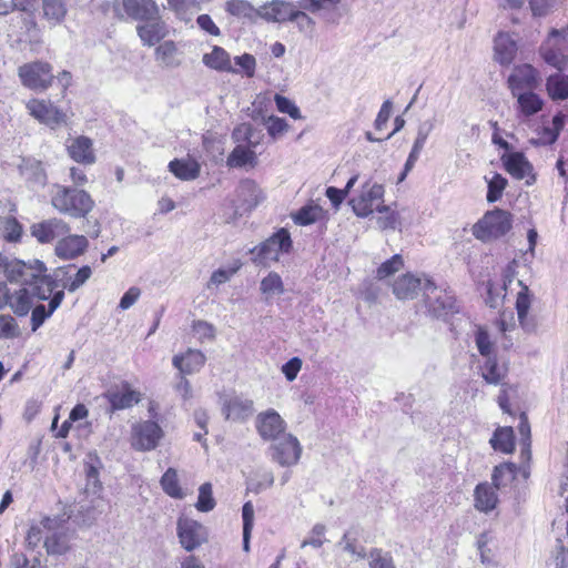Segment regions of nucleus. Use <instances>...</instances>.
<instances>
[{
    "mask_svg": "<svg viewBox=\"0 0 568 568\" xmlns=\"http://www.w3.org/2000/svg\"><path fill=\"white\" fill-rule=\"evenodd\" d=\"M310 12L308 10H305L300 7V3L297 2V7H295L293 11L292 18H290L291 22L296 23L297 28L301 31H310L314 28V20L307 14Z\"/></svg>",
    "mask_w": 568,
    "mask_h": 568,
    "instance_id": "nucleus-57",
    "label": "nucleus"
},
{
    "mask_svg": "<svg viewBox=\"0 0 568 568\" xmlns=\"http://www.w3.org/2000/svg\"><path fill=\"white\" fill-rule=\"evenodd\" d=\"M546 89L552 100H566L568 98V75L560 72L549 75Z\"/></svg>",
    "mask_w": 568,
    "mask_h": 568,
    "instance_id": "nucleus-37",
    "label": "nucleus"
},
{
    "mask_svg": "<svg viewBox=\"0 0 568 568\" xmlns=\"http://www.w3.org/2000/svg\"><path fill=\"white\" fill-rule=\"evenodd\" d=\"M384 186L369 181L362 186L361 194L349 201L354 213L359 217H366L374 212L376 202L383 200Z\"/></svg>",
    "mask_w": 568,
    "mask_h": 568,
    "instance_id": "nucleus-14",
    "label": "nucleus"
},
{
    "mask_svg": "<svg viewBox=\"0 0 568 568\" xmlns=\"http://www.w3.org/2000/svg\"><path fill=\"white\" fill-rule=\"evenodd\" d=\"M518 285L521 287L516 300L518 321L526 332H532L536 328V322L532 317L528 316V311L531 305V295L528 286L524 284L523 280H518Z\"/></svg>",
    "mask_w": 568,
    "mask_h": 568,
    "instance_id": "nucleus-26",
    "label": "nucleus"
},
{
    "mask_svg": "<svg viewBox=\"0 0 568 568\" xmlns=\"http://www.w3.org/2000/svg\"><path fill=\"white\" fill-rule=\"evenodd\" d=\"M30 233L40 244H51L54 240L70 239L71 248H87L88 240L83 235L69 236V226L59 219H49L30 226Z\"/></svg>",
    "mask_w": 568,
    "mask_h": 568,
    "instance_id": "nucleus-2",
    "label": "nucleus"
},
{
    "mask_svg": "<svg viewBox=\"0 0 568 568\" xmlns=\"http://www.w3.org/2000/svg\"><path fill=\"white\" fill-rule=\"evenodd\" d=\"M202 62L210 69L220 72L236 73V69L232 67L230 54L221 47L214 45L210 53H205Z\"/></svg>",
    "mask_w": 568,
    "mask_h": 568,
    "instance_id": "nucleus-32",
    "label": "nucleus"
},
{
    "mask_svg": "<svg viewBox=\"0 0 568 568\" xmlns=\"http://www.w3.org/2000/svg\"><path fill=\"white\" fill-rule=\"evenodd\" d=\"M280 252L281 251H257L252 257V261L257 266L270 267L272 263L280 261ZM284 252L287 253L288 251Z\"/></svg>",
    "mask_w": 568,
    "mask_h": 568,
    "instance_id": "nucleus-62",
    "label": "nucleus"
},
{
    "mask_svg": "<svg viewBox=\"0 0 568 568\" xmlns=\"http://www.w3.org/2000/svg\"><path fill=\"white\" fill-rule=\"evenodd\" d=\"M53 282V290L48 300H34L33 306L31 307V329L36 332L38 328L42 326V324L55 312V310L61 305L64 298V291L57 290L59 287V283L57 280L49 276Z\"/></svg>",
    "mask_w": 568,
    "mask_h": 568,
    "instance_id": "nucleus-10",
    "label": "nucleus"
},
{
    "mask_svg": "<svg viewBox=\"0 0 568 568\" xmlns=\"http://www.w3.org/2000/svg\"><path fill=\"white\" fill-rule=\"evenodd\" d=\"M404 267V260L400 254H395L389 260L382 263V265L377 268V277L379 280H384L394 273L398 272Z\"/></svg>",
    "mask_w": 568,
    "mask_h": 568,
    "instance_id": "nucleus-53",
    "label": "nucleus"
},
{
    "mask_svg": "<svg viewBox=\"0 0 568 568\" xmlns=\"http://www.w3.org/2000/svg\"><path fill=\"white\" fill-rule=\"evenodd\" d=\"M235 64L239 65L246 77L252 78L255 73L256 60L252 54L244 53L242 55L235 57Z\"/></svg>",
    "mask_w": 568,
    "mask_h": 568,
    "instance_id": "nucleus-64",
    "label": "nucleus"
},
{
    "mask_svg": "<svg viewBox=\"0 0 568 568\" xmlns=\"http://www.w3.org/2000/svg\"><path fill=\"white\" fill-rule=\"evenodd\" d=\"M508 181L499 173H495L494 176L488 181V190L486 199L489 203H495L500 200L504 190L506 189Z\"/></svg>",
    "mask_w": 568,
    "mask_h": 568,
    "instance_id": "nucleus-49",
    "label": "nucleus"
},
{
    "mask_svg": "<svg viewBox=\"0 0 568 568\" xmlns=\"http://www.w3.org/2000/svg\"><path fill=\"white\" fill-rule=\"evenodd\" d=\"M68 153L72 160L82 164H92L95 155L92 149V142L87 136H78L73 139L67 146Z\"/></svg>",
    "mask_w": 568,
    "mask_h": 568,
    "instance_id": "nucleus-29",
    "label": "nucleus"
},
{
    "mask_svg": "<svg viewBox=\"0 0 568 568\" xmlns=\"http://www.w3.org/2000/svg\"><path fill=\"white\" fill-rule=\"evenodd\" d=\"M511 94L530 92L539 85L537 70L530 64H520L514 68L508 77Z\"/></svg>",
    "mask_w": 568,
    "mask_h": 568,
    "instance_id": "nucleus-15",
    "label": "nucleus"
},
{
    "mask_svg": "<svg viewBox=\"0 0 568 568\" xmlns=\"http://www.w3.org/2000/svg\"><path fill=\"white\" fill-rule=\"evenodd\" d=\"M237 199L242 202L244 210H252L263 200V193L255 181L245 179L240 182L236 190Z\"/></svg>",
    "mask_w": 568,
    "mask_h": 568,
    "instance_id": "nucleus-30",
    "label": "nucleus"
},
{
    "mask_svg": "<svg viewBox=\"0 0 568 568\" xmlns=\"http://www.w3.org/2000/svg\"><path fill=\"white\" fill-rule=\"evenodd\" d=\"M139 402L138 394L133 390H126L124 393L113 394L111 404L115 409H123L131 407L134 403Z\"/></svg>",
    "mask_w": 568,
    "mask_h": 568,
    "instance_id": "nucleus-59",
    "label": "nucleus"
},
{
    "mask_svg": "<svg viewBox=\"0 0 568 568\" xmlns=\"http://www.w3.org/2000/svg\"><path fill=\"white\" fill-rule=\"evenodd\" d=\"M565 0H529V7L534 17H545Z\"/></svg>",
    "mask_w": 568,
    "mask_h": 568,
    "instance_id": "nucleus-55",
    "label": "nucleus"
},
{
    "mask_svg": "<svg viewBox=\"0 0 568 568\" xmlns=\"http://www.w3.org/2000/svg\"><path fill=\"white\" fill-rule=\"evenodd\" d=\"M215 505L211 483L202 484L199 488V497L195 504L196 509L202 513H209L214 509Z\"/></svg>",
    "mask_w": 568,
    "mask_h": 568,
    "instance_id": "nucleus-48",
    "label": "nucleus"
},
{
    "mask_svg": "<svg viewBox=\"0 0 568 568\" xmlns=\"http://www.w3.org/2000/svg\"><path fill=\"white\" fill-rule=\"evenodd\" d=\"M518 51L517 41L508 32H498L494 39V59L501 65L510 64Z\"/></svg>",
    "mask_w": 568,
    "mask_h": 568,
    "instance_id": "nucleus-19",
    "label": "nucleus"
},
{
    "mask_svg": "<svg viewBox=\"0 0 568 568\" xmlns=\"http://www.w3.org/2000/svg\"><path fill=\"white\" fill-rule=\"evenodd\" d=\"M515 437L511 427H499L495 430L489 443L495 450H499L505 454L513 453L515 448Z\"/></svg>",
    "mask_w": 568,
    "mask_h": 568,
    "instance_id": "nucleus-38",
    "label": "nucleus"
},
{
    "mask_svg": "<svg viewBox=\"0 0 568 568\" xmlns=\"http://www.w3.org/2000/svg\"><path fill=\"white\" fill-rule=\"evenodd\" d=\"M539 53L547 64L559 71L565 69L568 65V37L552 29L540 45Z\"/></svg>",
    "mask_w": 568,
    "mask_h": 568,
    "instance_id": "nucleus-4",
    "label": "nucleus"
},
{
    "mask_svg": "<svg viewBox=\"0 0 568 568\" xmlns=\"http://www.w3.org/2000/svg\"><path fill=\"white\" fill-rule=\"evenodd\" d=\"M27 109L30 115L50 129L67 124V113L51 101L32 99L27 103Z\"/></svg>",
    "mask_w": 568,
    "mask_h": 568,
    "instance_id": "nucleus-9",
    "label": "nucleus"
},
{
    "mask_svg": "<svg viewBox=\"0 0 568 568\" xmlns=\"http://www.w3.org/2000/svg\"><path fill=\"white\" fill-rule=\"evenodd\" d=\"M322 214V209L317 205H306L301 207L294 215L293 220L298 225H308L317 221Z\"/></svg>",
    "mask_w": 568,
    "mask_h": 568,
    "instance_id": "nucleus-50",
    "label": "nucleus"
},
{
    "mask_svg": "<svg viewBox=\"0 0 568 568\" xmlns=\"http://www.w3.org/2000/svg\"><path fill=\"white\" fill-rule=\"evenodd\" d=\"M535 251H524L507 264L503 272V284L508 286L516 276H525L530 273V264L534 261Z\"/></svg>",
    "mask_w": 568,
    "mask_h": 568,
    "instance_id": "nucleus-23",
    "label": "nucleus"
},
{
    "mask_svg": "<svg viewBox=\"0 0 568 568\" xmlns=\"http://www.w3.org/2000/svg\"><path fill=\"white\" fill-rule=\"evenodd\" d=\"M47 272L45 264L40 260L26 263L0 253V275L11 283L21 284L19 290L11 293L7 284L0 282V310L10 306L17 316H26L33 306L34 300H48L54 282Z\"/></svg>",
    "mask_w": 568,
    "mask_h": 568,
    "instance_id": "nucleus-1",
    "label": "nucleus"
},
{
    "mask_svg": "<svg viewBox=\"0 0 568 568\" xmlns=\"http://www.w3.org/2000/svg\"><path fill=\"white\" fill-rule=\"evenodd\" d=\"M476 345L479 351V353L487 358L488 356L493 355V345L489 339V335L484 329H478L476 333Z\"/></svg>",
    "mask_w": 568,
    "mask_h": 568,
    "instance_id": "nucleus-63",
    "label": "nucleus"
},
{
    "mask_svg": "<svg viewBox=\"0 0 568 568\" xmlns=\"http://www.w3.org/2000/svg\"><path fill=\"white\" fill-rule=\"evenodd\" d=\"M145 21L146 23L136 27V31L143 44L152 47L168 34V27L160 17Z\"/></svg>",
    "mask_w": 568,
    "mask_h": 568,
    "instance_id": "nucleus-27",
    "label": "nucleus"
},
{
    "mask_svg": "<svg viewBox=\"0 0 568 568\" xmlns=\"http://www.w3.org/2000/svg\"><path fill=\"white\" fill-rule=\"evenodd\" d=\"M255 159L256 155L254 151L239 144L229 154L226 164L230 168H243L246 164H253Z\"/></svg>",
    "mask_w": 568,
    "mask_h": 568,
    "instance_id": "nucleus-42",
    "label": "nucleus"
},
{
    "mask_svg": "<svg viewBox=\"0 0 568 568\" xmlns=\"http://www.w3.org/2000/svg\"><path fill=\"white\" fill-rule=\"evenodd\" d=\"M424 294L427 308L435 317L457 312L456 298L452 291L437 287L430 278H425Z\"/></svg>",
    "mask_w": 568,
    "mask_h": 568,
    "instance_id": "nucleus-5",
    "label": "nucleus"
},
{
    "mask_svg": "<svg viewBox=\"0 0 568 568\" xmlns=\"http://www.w3.org/2000/svg\"><path fill=\"white\" fill-rule=\"evenodd\" d=\"M164 437V430L154 420H142L132 426L131 446L138 452L155 449Z\"/></svg>",
    "mask_w": 568,
    "mask_h": 568,
    "instance_id": "nucleus-6",
    "label": "nucleus"
},
{
    "mask_svg": "<svg viewBox=\"0 0 568 568\" xmlns=\"http://www.w3.org/2000/svg\"><path fill=\"white\" fill-rule=\"evenodd\" d=\"M291 235L286 229H280L276 233L253 248H291Z\"/></svg>",
    "mask_w": 568,
    "mask_h": 568,
    "instance_id": "nucleus-46",
    "label": "nucleus"
},
{
    "mask_svg": "<svg viewBox=\"0 0 568 568\" xmlns=\"http://www.w3.org/2000/svg\"><path fill=\"white\" fill-rule=\"evenodd\" d=\"M256 428L260 436L265 440H275L285 433L286 424L281 415L274 409L260 413L256 417Z\"/></svg>",
    "mask_w": 568,
    "mask_h": 568,
    "instance_id": "nucleus-17",
    "label": "nucleus"
},
{
    "mask_svg": "<svg viewBox=\"0 0 568 568\" xmlns=\"http://www.w3.org/2000/svg\"><path fill=\"white\" fill-rule=\"evenodd\" d=\"M325 532H326L325 525H323V524L314 525L312 530L310 531L308 537H306L302 541L301 548H305L307 546H311L313 548L322 547L324 545V542L326 541Z\"/></svg>",
    "mask_w": 568,
    "mask_h": 568,
    "instance_id": "nucleus-54",
    "label": "nucleus"
},
{
    "mask_svg": "<svg viewBox=\"0 0 568 568\" xmlns=\"http://www.w3.org/2000/svg\"><path fill=\"white\" fill-rule=\"evenodd\" d=\"M42 18L55 27L63 22L68 13V0H41Z\"/></svg>",
    "mask_w": 568,
    "mask_h": 568,
    "instance_id": "nucleus-31",
    "label": "nucleus"
},
{
    "mask_svg": "<svg viewBox=\"0 0 568 568\" xmlns=\"http://www.w3.org/2000/svg\"><path fill=\"white\" fill-rule=\"evenodd\" d=\"M260 290L265 298L284 293V284L281 276L275 272H270L260 284Z\"/></svg>",
    "mask_w": 568,
    "mask_h": 568,
    "instance_id": "nucleus-43",
    "label": "nucleus"
},
{
    "mask_svg": "<svg viewBox=\"0 0 568 568\" xmlns=\"http://www.w3.org/2000/svg\"><path fill=\"white\" fill-rule=\"evenodd\" d=\"M41 525L48 532L43 545L49 555L61 556L71 549L73 532L65 528H59L58 519L43 517Z\"/></svg>",
    "mask_w": 568,
    "mask_h": 568,
    "instance_id": "nucleus-7",
    "label": "nucleus"
},
{
    "mask_svg": "<svg viewBox=\"0 0 568 568\" xmlns=\"http://www.w3.org/2000/svg\"><path fill=\"white\" fill-rule=\"evenodd\" d=\"M506 291L507 286H505V284L498 285L493 283L491 281H488L486 283V304L491 308L499 307L506 297Z\"/></svg>",
    "mask_w": 568,
    "mask_h": 568,
    "instance_id": "nucleus-47",
    "label": "nucleus"
},
{
    "mask_svg": "<svg viewBox=\"0 0 568 568\" xmlns=\"http://www.w3.org/2000/svg\"><path fill=\"white\" fill-rule=\"evenodd\" d=\"M496 490L498 489L493 483H479L474 490V507L485 514L494 510L498 504Z\"/></svg>",
    "mask_w": 568,
    "mask_h": 568,
    "instance_id": "nucleus-25",
    "label": "nucleus"
},
{
    "mask_svg": "<svg viewBox=\"0 0 568 568\" xmlns=\"http://www.w3.org/2000/svg\"><path fill=\"white\" fill-rule=\"evenodd\" d=\"M422 287V280L412 273L399 276L392 285L393 293L398 300H413Z\"/></svg>",
    "mask_w": 568,
    "mask_h": 568,
    "instance_id": "nucleus-28",
    "label": "nucleus"
},
{
    "mask_svg": "<svg viewBox=\"0 0 568 568\" xmlns=\"http://www.w3.org/2000/svg\"><path fill=\"white\" fill-rule=\"evenodd\" d=\"M22 235V225L13 216L0 219V237L6 242L16 244Z\"/></svg>",
    "mask_w": 568,
    "mask_h": 568,
    "instance_id": "nucleus-40",
    "label": "nucleus"
},
{
    "mask_svg": "<svg viewBox=\"0 0 568 568\" xmlns=\"http://www.w3.org/2000/svg\"><path fill=\"white\" fill-rule=\"evenodd\" d=\"M225 10L236 18L246 19L251 22H255L260 18L258 9H255L246 0H230L225 4Z\"/></svg>",
    "mask_w": 568,
    "mask_h": 568,
    "instance_id": "nucleus-36",
    "label": "nucleus"
},
{
    "mask_svg": "<svg viewBox=\"0 0 568 568\" xmlns=\"http://www.w3.org/2000/svg\"><path fill=\"white\" fill-rule=\"evenodd\" d=\"M222 412L225 418L229 420H245L254 412L253 402L251 399L242 398L240 396H232L224 399Z\"/></svg>",
    "mask_w": 568,
    "mask_h": 568,
    "instance_id": "nucleus-22",
    "label": "nucleus"
},
{
    "mask_svg": "<svg viewBox=\"0 0 568 568\" xmlns=\"http://www.w3.org/2000/svg\"><path fill=\"white\" fill-rule=\"evenodd\" d=\"M343 547V550L355 556L357 559H364L368 557L363 546H358L355 538L349 537V532H345L337 544Z\"/></svg>",
    "mask_w": 568,
    "mask_h": 568,
    "instance_id": "nucleus-56",
    "label": "nucleus"
},
{
    "mask_svg": "<svg viewBox=\"0 0 568 568\" xmlns=\"http://www.w3.org/2000/svg\"><path fill=\"white\" fill-rule=\"evenodd\" d=\"M192 328L200 341H213L215 337L214 326L205 321H195Z\"/></svg>",
    "mask_w": 568,
    "mask_h": 568,
    "instance_id": "nucleus-61",
    "label": "nucleus"
},
{
    "mask_svg": "<svg viewBox=\"0 0 568 568\" xmlns=\"http://www.w3.org/2000/svg\"><path fill=\"white\" fill-rule=\"evenodd\" d=\"M51 194H68L69 215L75 219L85 217L94 207V201L84 190L78 187L53 184Z\"/></svg>",
    "mask_w": 568,
    "mask_h": 568,
    "instance_id": "nucleus-11",
    "label": "nucleus"
},
{
    "mask_svg": "<svg viewBox=\"0 0 568 568\" xmlns=\"http://www.w3.org/2000/svg\"><path fill=\"white\" fill-rule=\"evenodd\" d=\"M161 486L165 494L170 497L182 499L185 497L184 491L181 489L178 479V473L174 468H169L161 478Z\"/></svg>",
    "mask_w": 568,
    "mask_h": 568,
    "instance_id": "nucleus-44",
    "label": "nucleus"
},
{
    "mask_svg": "<svg viewBox=\"0 0 568 568\" xmlns=\"http://www.w3.org/2000/svg\"><path fill=\"white\" fill-rule=\"evenodd\" d=\"M178 536L182 547L192 551L206 539L205 528L196 520L180 517L178 520Z\"/></svg>",
    "mask_w": 568,
    "mask_h": 568,
    "instance_id": "nucleus-16",
    "label": "nucleus"
},
{
    "mask_svg": "<svg viewBox=\"0 0 568 568\" xmlns=\"http://www.w3.org/2000/svg\"><path fill=\"white\" fill-rule=\"evenodd\" d=\"M47 275L58 281L59 287L57 290L67 288L69 292L74 293L91 277L92 270L89 265L77 270L75 266L71 264L55 268L52 274L47 273Z\"/></svg>",
    "mask_w": 568,
    "mask_h": 568,
    "instance_id": "nucleus-13",
    "label": "nucleus"
},
{
    "mask_svg": "<svg viewBox=\"0 0 568 568\" xmlns=\"http://www.w3.org/2000/svg\"><path fill=\"white\" fill-rule=\"evenodd\" d=\"M501 161L505 170L517 180L528 178L527 184L535 182V175L532 174V165L529 163L527 158L521 152H510L501 156Z\"/></svg>",
    "mask_w": 568,
    "mask_h": 568,
    "instance_id": "nucleus-18",
    "label": "nucleus"
},
{
    "mask_svg": "<svg viewBox=\"0 0 568 568\" xmlns=\"http://www.w3.org/2000/svg\"><path fill=\"white\" fill-rule=\"evenodd\" d=\"M295 4L284 0H272L258 8L260 18L268 22H286L293 16Z\"/></svg>",
    "mask_w": 568,
    "mask_h": 568,
    "instance_id": "nucleus-20",
    "label": "nucleus"
},
{
    "mask_svg": "<svg viewBox=\"0 0 568 568\" xmlns=\"http://www.w3.org/2000/svg\"><path fill=\"white\" fill-rule=\"evenodd\" d=\"M516 465L511 463L496 466L491 475L494 486L501 489L511 484L516 477Z\"/></svg>",
    "mask_w": 568,
    "mask_h": 568,
    "instance_id": "nucleus-41",
    "label": "nucleus"
},
{
    "mask_svg": "<svg viewBox=\"0 0 568 568\" xmlns=\"http://www.w3.org/2000/svg\"><path fill=\"white\" fill-rule=\"evenodd\" d=\"M155 60L165 68H175L180 65L178 59V48L171 40L164 41L155 49Z\"/></svg>",
    "mask_w": 568,
    "mask_h": 568,
    "instance_id": "nucleus-39",
    "label": "nucleus"
},
{
    "mask_svg": "<svg viewBox=\"0 0 568 568\" xmlns=\"http://www.w3.org/2000/svg\"><path fill=\"white\" fill-rule=\"evenodd\" d=\"M123 9L133 20L144 21L159 18L160 9L154 0H123Z\"/></svg>",
    "mask_w": 568,
    "mask_h": 568,
    "instance_id": "nucleus-21",
    "label": "nucleus"
},
{
    "mask_svg": "<svg viewBox=\"0 0 568 568\" xmlns=\"http://www.w3.org/2000/svg\"><path fill=\"white\" fill-rule=\"evenodd\" d=\"M274 101L280 112L287 113L291 118L295 120L302 118L300 109L288 98L281 94H276Z\"/></svg>",
    "mask_w": 568,
    "mask_h": 568,
    "instance_id": "nucleus-60",
    "label": "nucleus"
},
{
    "mask_svg": "<svg viewBox=\"0 0 568 568\" xmlns=\"http://www.w3.org/2000/svg\"><path fill=\"white\" fill-rule=\"evenodd\" d=\"M513 226V215L508 211L494 209L473 226V234L484 243L506 235Z\"/></svg>",
    "mask_w": 568,
    "mask_h": 568,
    "instance_id": "nucleus-3",
    "label": "nucleus"
},
{
    "mask_svg": "<svg viewBox=\"0 0 568 568\" xmlns=\"http://www.w3.org/2000/svg\"><path fill=\"white\" fill-rule=\"evenodd\" d=\"M514 97L517 99L518 112L526 118L536 114L544 104L539 95L532 91L515 94Z\"/></svg>",
    "mask_w": 568,
    "mask_h": 568,
    "instance_id": "nucleus-34",
    "label": "nucleus"
},
{
    "mask_svg": "<svg viewBox=\"0 0 568 568\" xmlns=\"http://www.w3.org/2000/svg\"><path fill=\"white\" fill-rule=\"evenodd\" d=\"M483 378L489 384H499L506 376L507 368L505 365H499L496 356H488L485 358L484 364L480 366Z\"/></svg>",
    "mask_w": 568,
    "mask_h": 568,
    "instance_id": "nucleus-35",
    "label": "nucleus"
},
{
    "mask_svg": "<svg viewBox=\"0 0 568 568\" xmlns=\"http://www.w3.org/2000/svg\"><path fill=\"white\" fill-rule=\"evenodd\" d=\"M18 74L22 84L31 90H45L53 80L51 65L42 61L21 65Z\"/></svg>",
    "mask_w": 568,
    "mask_h": 568,
    "instance_id": "nucleus-8",
    "label": "nucleus"
},
{
    "mask_svg": "<svg viewBox=\"0 0 568 568\" xmlns=\"http://www.w3.org/2000/svg\"><path fill=\"white\" fill-rule=\"evenodd\" d=\"M20 329L16 320L10 315H0V338L19 336Z\"/></svg>",
    "mask_w": 568,
    "mask_h": 568,
    "instance_id": "nucleus-58",
    "label": "nucleus"
},
{
    "mask_svg": "<svg viewBox=\"0 0 568 568\" xmlns=\"http://www.w3.org/2000/svg\"><path fill=\"white\" fill-rule=\"evenodd\" d=\"M169 170L180 180L192 181L200 175V164L193 159H174L169 163Z\"/></svg>",
    "mask_w": 568,
    "mask_h": 568,
    "instance_id": "nucleus-33",
    "label": "nucleus"
},
{
    "mask_svg": "<svg viewBox=\"0 0 568 568\" xmlns=\"http://www.w3.org/2000/svg\"><path fill=\"white\" fill-rule=\"evenodd\" d=\"M273 442L270 450L274 462L278 463L281 466L297 464L301 458L302 446L295 436L292 434H283Z\"/></svg>",
    "mask_w": 568,
    "mask_h": 568,
    "instance_id": "nucleus-12",
    "label": "nucleus"
},
{
    "mask_svg": "<svg viewBox=\"0 0 568 568\" xmlns=\"http://www.w3.org/2000/svg\"><path fill=\"white\" fill-rule=\"evenodd\" d=\"M242 264L239 261H235L231 266L229 267H221L213 272L209 283L207 288L211 287V285H221L230 281V278L241 268Z\"/></svg>",
    "mask_w": 568,
    "mask_h": 568,
    "instance_id": "nucleus-52",
    "label": "nucleus"
},
{
    "mask_svg": "<svg viewBox=\"0 0 568 568\" xmlns=\"http://www.w3.org/2000/svg\"><path fill=\"white\" fill-rule=\"evenodd\" d=\"M339 2L341 0H298L301 8L321 17L334 10Z\"/></svg>",
    "mask_w": 568,
    "mask_h": 568,
    "instance_id": "nucleus-45",
    "label": "nucleus"
},
{
    "mask_svg": "<svg viewBox=\"0 0 568 568\" xmlns=\"http://www.w3.org/2000/svg\"><path fill=\"white\" fill-rule=\"evenodd\" d=\"M368 558L369 568H396L392 555L381 548H372Z\"/></svg>",
    "mask_w": 568,
    "mask_h": 568,
    "instance_id": "nucleus-51",
    "label": "nucleus"
},
{
    "mask_svg": "<svg viewBox=\"0 0 568 568\" xmlns=\"http://www.w3.org/2000/svg\"><path fill=\"white\" fill-rule=\"evenodd\" d=\"M172 362L181 374L192 375L200 372L206 362V357L201 351L189 348L184 354L175 355Z\"/></svg>",
    "mask_w": 568,
    "mask_h": 568,
    "instance_id": "nucleus-24",
    "label": "nucleus"
}]
</instances>
